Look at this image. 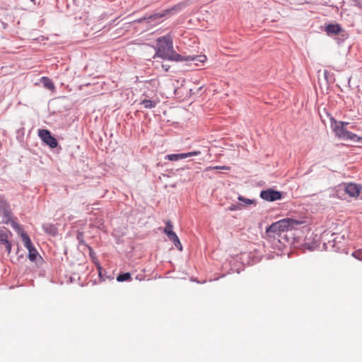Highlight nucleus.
Returning <instances> with one entry per match:
<instances>
[{
	"mask_svg": "<svg viewBox=\"0 0 362 362\" xmlns=\"http://www.w3.org/2000/svg\"><path fill=\"white\" fill-rule=\"evenodd\" d=\"M155 49L156 54L153 58L160 57L170 61L182 62V55L173 49V39L170 35L158 38Z\"/></svg>",
	"mask_w": 362,
	"mask_h": 362,
	"instance_id": "1",
	"label": "nucleus"
},
{
	"mask_svg": "<svg viewBox=\"0 0 362 362\" xmlns=\"http://www.w3.org/2000/svg\"><path fill=\"white\" fill-rule=\"evenodd\" d=\"M303 221H299L293 218H284L272 223L267 229V233L274 235H280L281 233L289 230L296 229L298 226L303 224Z\"/></svg>",
	"mask_w": 362,
	"mask_h": 362,
	"instance_id": "2",
	"label": "nucleus"
},
{
	"mask_svg": "<svg viewBox=\"0 0 362 362\" xmlns=\"http://www.w3.org/2000/svg\"><path fill=\"white\" fill-rule=\"evenodd\" d=\"M330 122L331 127L338 138L354 141H362V137L358 136L346 129V127L349 124V122H338L334 118H331Z\"/></svg>",
	"mask_w": 362,
	"mask_h": 362,
	"instance_id": "3",
	"label": "nucleus"
},
{
	"mask_svg": "<svg viewBox=\"0 0 362 362\" xmlns=\"http://www.w3.org/2000/svg\"><path fill=\"white\" fill-rule=\"evenodd\" d=\"M21 237L24 243L25 247L28 250V258L30 261L34 262L36 260V258L38 255V252L33 246L31 240L28 237V235L23 231H21Z\"/></svg>",
	"mask_w": 362,
	"mask_h": 362,
	"instance_id": "4",
	"label": "nucleus"
},
{
	"mask_svg": "<svg viewBox=\"0 0 362 362\" xmlns=\"http://www.w3.org/2000/svg\"><path fill=\"white\" fill-rule=\"evenodd\" d=\"M38 136L42 139V141L45 143L50 148H56L58 145V142L57 139L51 135V133L49 130L47 129H40L38 132Z\"/></svg>",
	"mask_w": 362,
	"mask_h": 362,
	"instance_id": "5",
	"label": "nucleus"
},
{
	"mask_svg": "<svg viewBox=\"0 0 362 362\" xmlns=\"http://www.w3.org/2000/svg\"><path fill=\"white\" fill-rule=\"evenodd\" d=\"M159 103L160 99L157 95L149 97L144 93L141 98L140 105L145 109H152L156 107Z\"/></svg>",
	"mask_w": 362,
	"mask_h": 362,
	"instance_id": "6",
	"label": "nucleus"
},
{
	"mask_svg": "<svg viewBox=\"0 0 362 362\" xmlns=\"http://www.w3.org/2000/svg\"><path fill=\"white\" fill-rule=\"evenodd\" d=\"M260 197L268 202H274L282 198L281 192L273 189L263 190L260 193Z\"/></svg>",
	"mask_w": 362,
	"mask_h": 362,
	"instance_id": "7",
	"label": "nucleus"
},
{
	"mask_svg": "<svg viewBox=\"0 0 362 362\" xmlns=\"http://www.w3.org/2000/svg\"><path fill=\"white\" fill-rule=\"evenodd\" d=\"M361 190V187L356 184L349 183L345 187V192L350 197H357Z\"/></svg>",
	"mask_w": 362,
	"mask_h": 362,
	"instance_id": "8",
	"label": "nucleus"
},
{
	"mask_svg": "<svg viewBox=\"0 0 362 362\" xmlns=\"http://www.w3.org/2000/svg\"><path fill=\"white\" fill-rule=\"evenodd\" d=\"M182 61L185 62H196L200 63H204L206 61V57L205 55H196V56H182Z\"/></svg>",
	"mask_w": 362,
	"mask_h": 362,
	"instance_id": "9",
	"label": "nucleus"
},
{
	"mask_svg": "<svg viewBox=\"0 0 362 362\" xmlns=\"http://www.w3.org/2000/svg\"><path fill=\"white\" fill-rule=\"evenodd\" d=\"M341 30V27L337 24H329L325 27V31L327 35H337Z\"/></svg>",
	"mask_w": 362,
	"mask_h": 362,
	"instance_id": "10",
	"label": "nucleus"
},
{
	"mask_svg": "<svg viewBox=\"0 0 362 362\" xmlns=\"http://www.w3.org/2000/svg\"><path fill=\"white\" fill-rule=\"evenodd\" d=\"M41 81L46 88L52 90L54 89V84L49 78L43 76L41 78Z\"/></svg>",
	"mask_w": 362,
	"mask_h": 362,
	"instance_id": "11",
	"label": "nucleus"
},
{
	"mask_svg": "<svg viewBox=\"0 0 362 362\" xmlns=\"http://www.w3.org/2000/svg\"><path fill=\"white\" fill-rule=\"evenodd\" d=\"M200 153H201V152L199 151H191L189 153H179L180 159H184V158H187L191 157V156H199V155H200Z\"/></svg>",
	"mask_w": 362,
	"mask_h": 362,
	"instance_id": "12",
	"label": "nucleus"
},
{
	"mask_svg": "<svg viewBox=\"0 0 362 362\" xmlns=\"http://www.w3.org/2000/svg\"><path fill=\"white\" fill-rule=\"evenodd\" d=\"M8 241V235L6 232L0 230V245H5Z\"/></svg>",
	"mask_w": 362,
	"mask_h": 362,
	"instance_id": "13",
	"label": "nucleus"
},
{
	"mask_svg": "<svg viewBox=\"0 0 362 362\" xmlns=\"http://www.w3.org/2000/svg\"><path fill=\"white\" fill-rule=\"evenodd\" d=\"M131 279V274L129 273H124L117 276V280L118 281H124Z\"/></svg>",
	"mask_w": 362,
	"mask_h": 362,
	"instance_id": "14",
	"label": "nucleus"
},
{
	"mask_svg": "<svg viewBox=\"0 0 362 362\" xmlns=\"http://www.w3.org/2000/svg\"><path fill=\"white\" fill-rule=\"evenodd\" d=\"M165 159L171 161H175L180 160V154H169L165 156Z\"/></svg>",
	"mask_w": 362,
	"mask_h": 362,
	"instance_id": "15",
	"label": "nucleus"
},
{
	"mask_svg": "<svg viewBox=\"0 0 362 362\" xmlns=\"http://www.w3.org/2000/svg\"><path fill=\"white\" fill-rule=\"evenodd\" d=\"M92 262H93L96 265V267L98 268V274H99L100 277L101 279H103V277H102V268L99 265L98 262L97 260H95V258L93 256H92Z\"/></svg>",
	"mask_w": 362,
	"mask_h": 362,
	"instance_id": "16",
	"label": "nucleus"
},
{
	"mask_svg": "<svg viewBox=\"0 0 362 362\" xmlns=\"http://www.w3.org/2000/svg\"><path fill=\"white\" fill-rule=\"evenodd\" d=\"M352 255L357 259L362 261V250H356L353 252Z\"/></svg>",
	"mask_w": 362,
	"mask_h": 362,
	"instance_id": "17",
	"label": "nucleus"
},
{
	"mask_svg": "<svg viewBox=\"0 0 362 362\" xmlns=\"http://www.w3.org/2000/svg\"><path fill=\"white\" fill-rule=\"evenodd\" d=\"M238 200L245 203L246 204H252L254 203V200H252V199H247V198H245L242 196H239L238 197Z\"/></svg>",
	"mask_w": 362,
	"mask_h": 362,
	"instance_id": "18",
	"label": "nucleus"
},
{
	"mask_svg": "<svg viewBox=\"0 0 362 362\" xmlns=\"http://www.w3.org/2000/svg\"><path fill=\"white\" fill-rule=\"evenodd\" d=\"M172 229H173V225L171 224V223L170 221H168L166 223V226L164 228V233L167 235V234H168V233H170L172 231Z\"/></svg>",
	"mask_w": 362,
	"mask_h": 362,
	"instance_id": "19",
	"label": "nucleus"
},
{
	"mask_svg": "<svg viewBox=\"0 0 362 362\" xmlns=\"http://www.w3.org/2000/svg\"><path fill=\"white\" fill-rule=\"evenodd\" d=\"M173 243L175 245V246L180 250V251H182V245H181V243L178 238V237H177V238H175L173 241Z\"/></svg>",
	"mask_w": 362,
	"mask_h": 362,
	"instance_id": "20",
	"label": "nucleus"
},
{
	"mask_svg": "<svg viewBox=\"0 0 362 362\" xmlns=\"http://www.w3.org/2000/svg\"><path fill=\"white\" fill-rule=\"evenodd\" d=\"M166 14L167 13H155V14L151 16L148 18L155 20V19H157V18H162V17L165 16Z\"/></svg>",
	"mask_w": 362,
	"mask_h": 362,
	"instance_id": "21",
	"label": "nucleus"
},
{
	"mask_svg": "<svg viewBox=\"0 0 362 362\" xmlns=\"http://www.w3.org/2000/svg\"><path fill=\"white\" fill-rule=\"evenodd\" d=\"M5 246V248H6V250L8 253V255H9L11 252V249H12V244L11 242L8 241L7 243H6L4 245Z\"/></svg>",
	"mask_w": 362,
	"mask_h": 362,
	"instance_id": "22",
	"label": "nucleus"
},
{
	"mask_svg": "<svg viewBox=\"0 0 362 362\" xmlns=\"http://www.w3.org/2000/svg\"><path fill=\"white\" fill-rule=\"evenodd\" d=\"M167 236L172 241H173L177 237L176 233L175 232H173V230L170 233H168V234H167Z\"/></svg>",
	"mask_w": 362,
	"mask_h": 362,
	"instance_id": "23",
	"label": "nucleus"
},
{
	"mask_svg": "<svg viewBox=\"0 0 362 362\" xmlns=\"http://www.w3.org/2000/svg\"><path fill=\"white\" fill-rule=\"evenodd\" d=\"M211 169H221V170H228L229 168L227 166H215V167H209L206 168V170H209Z\"/></svg>",
	"mask_w": 362,
	"mask_h": 362,
	"instance_id": "24",
	"label": "nucleus"
},
{
	"mask_svg": "<svg viewBox=\"0 0 362 362\" xmlns=\"http://www.w3.org/2000/svg\"><path fill=\"white\" fill-rule=\"evenodd\" d=\"M162 68L165 71H168L169 68H170V66L169 65H164L163 64L162 65Z\"/></svg>",
	"mask_w": 362,
	"mask_h": 362,
	"instance_id": "25",
	"label": "nucleus"
},
{
	"mask_svg": "<svg viewBox=\"0 0 362 362\" xmlns=\"http://www.w3.org/2000/svg\"><path fill=\"white\" fill-rule=\"evenodd\" d=\"M32 1H33L34 0H31Z\"/></svg>",
	"mask_w": 362,
	"mask_h": 362,
	"instance_id": "26",
	"label": "nucleus"
}]
</instances>
